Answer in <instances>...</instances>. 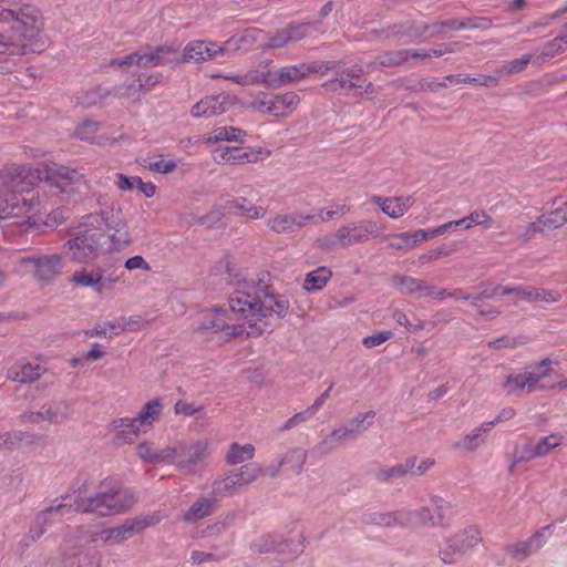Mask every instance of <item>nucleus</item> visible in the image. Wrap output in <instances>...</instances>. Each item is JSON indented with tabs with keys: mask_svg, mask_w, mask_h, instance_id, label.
<instances>
[{
	"mask_svg": "<svg viewBox=\"0 0 567 567\" xmlns=\"http://www.w3.org/2000/svg\"><path fill=\"white\" fill-rule=\"evenodd\" d=\"M25 173L24 166L14 164L0 169V192L9 190L0 197V220L11 219L23 231L39 227L43 215L51 209L40 187L14 190Z\"/></svg>",
	"mask_w": 567,
	"mask_h": 567,
	"instance_id": "1",
	"label": "nucleus"
},
{
	"mask_svg": "<svg viewBox=\"0 0 567 567\" xmlns=\"http://www.w3.org/2000/svg\"><path fill=\"white\" fill-rule=\"evenodd\" d=\"M229 308L238 318L244 319L245 332L248 338L270 333L276 323L289 311V301L285 296L250 290L236 289L228 298Z\"/></svg>",
	"mask_w": 567,
	"mask_h": 567,
	"instance_id": "2",
	"label": "nucleus"
},
{
	"mask_svg": "<svg viewBox=\"0 0 567 567\" xmlns=\"http://www.w3.org/2000/svg\"><path fill=\"white\" fill-rule=\"evenodd\" d=\"M0 22L10 24L9 30L0 32V55H24L42 49L44 18L37 7L2 9Z\"/></svg>",
	"mask_w": 567,
	"mask_h": 567,
	"instance_id": "3",
	"label": "nucleus"
},
{
	"mask_svg": "<svg viewBox=\"0 0 567 567\" xmlns=\"http://www.w3.org/2000/svg\"><path fill=\"white\" fill-rule=\"evenodd\" d=\"M137 498L131 489L124 488L114 478L99 484L84 482L74 491L73 512L92 513L99 516L118 515L131 509Z\"/></svg>",
	"mask_w": 567,
	"mask_h": 567,
	"instance_id": "4",
	"label": "nucleus"
},
{
	"mask_svg": "<svg viewBox=\"0 0 567 567\" xmlns=\"http://www.w3.org/2000/svg\"><path fill=\"white\" fill-rule=\"evenodd\" d=\"M40 187L51 209L75 200L90 188V181L81 171L63 165L47 167Z\"/></svg>",
	"mask_w": 567,
	"mask_h": 567,
	"instance_id": "5",
	"label": "nucleus"
},
{
	"mask_svg": "<svg viewBox=\"0 0 567 567\" xmlns=\"http://www.w3.org/2000/svg\"><path fill=\"white\" fill-rule=\"evenodd\" d=\"M79 228L96 233L99 240L104 238L101 245L106 251H118L132 243L128 224L120 206H106L84 216Z\"/></svg>",
	"mask_w": 567,
	"mask_h": 567,
	"instance_id": "6",
	"label": "nucleus"
},
{
	"mask_svg": "<svg viewBox=\"0 0 567 567\" xmlns=\"http://www.w3.org/2000/svg\"><path fill=\"white\" fill-rule=\"evenodd\" d=\"M379 230L380 225L375 220L360 219L340 225L334 233L317 238L316 244L322 250L348 248L367 243L371 238H379Z\"/></svg>",
	"mask_w": 567,
	"mask_h": 567,
	"instance_id": "7",
	"label": "nucleus"
},
{
	"mask_svg": "<svg viewBox=\"0 0 567 567\" xmlns=\"http://www.w3.org/2000/svg\"><path fill=\"white\" fill-rule=\"evenodd\" d=\"M212 442L208 439H198L190 442H176L168 445V464H174L186 474H194L210 456Z\"/></svg>",
	"mask_w": 567,
	"mask_h": 567,
	"instance_id": "8",
	"label": "nucleus"
},
{
	"mask_svg": "<svg viewBox=\"0 0 567 567\" xmlns=\"http://www.w3.org/2000/svg\"><path fill=\"white\" fill-rule=\"evenodd\" d=\"M337 63L333 61H310L281 66L276 71L266 70V85L279 89L310 78L311 74L324 75L334 70Z\"/></svg>",
	"mask_w": 567,
	"mask_h": 567,
	"instance_id": "9",
	"label": "nucleus"
},
{
	"mask_svg": "<svg viewBox=\"0 0 567 567\" xmlns=\"http://www.w3.org/2000/svg\"><path fill=\"white\" fill-rule=\"evenodd\" d=\"M17 267L21 275H32L35 280L50 284L62 274L65 260L61 254H32L21 257Z\"/></svg>",
	"mask_w": 567,
	"mask_h": 567,
	"instance_id": "10",
	"label": "nucleus"
},
{
	"mask_svg": "<svg viewBox=\"0 0 567 567\" xmlns=\"http://www.w3.org/2000/svg\"><path fill=\"white\" fill-rule=\"evenodd\" d=\"M550 364L548 358L536 363L534 367L524 368L520 370L511 371L502 383V390L507 395L522 396L529 394L538 389H545L540 385L542 379L548 375L547 370L542 371Z\"/></svg>",
	"mask_w": 567,
	"mask_h": 567,
	"instance_id": "11",
	"label": "nucleus"
},
{
	"mask_svg": "<svg viewBox=\"0 0 567 567\" xmlns=\"http://www.w3.org/2000/svg\"><path fill=\"white\" fill-rule=\"evenodd\" d=\"M481 534L470 527L450 536L439 550V557L444 564H456L460 559L481 543Z\"/></svg>",
	"mask_w": 567,
	"mask_h": 567,
	"instance_id": "12",
	"label": "nucleus"
},
{
	"mask_svg": "<svg viewBox=\"0 0 567 567\" xmlns=\"http://www.w3.org/2000/svg\"><path fill=\"white\" fill-rule=\"evenodd\" d=\"M364 74L363 68L352 66L337 72L336 76L323 84V86L336 89L339 86L348 92L357 91L360 96L373 99L379 94L380 87L371 81L362 79Z\"/></svg>",
	"mask_w": 567,
	"mask_h": 567,
	"instance_id": "13",
	"label": "nucleus"
},
{
	"mask_svg": "<svg viewBox=\"0 0 567 567\" xmlns=\"http://www.w3.org/2000/svg\"><path fill=\"white\" fill-rule=\"evenodd\" d=\"M270 156L262 147H241L219 145L213 151V159L219 165L255 164Z\"/></svg>",
	"mask_w": 567,
	"mask_h": 567,
	"instance_id": "14",
	"label": "nucleus"
},
{
	"mask_svg": "<svg viewBox=\"0 0 567 567\" xmlns=\"http://www.w3.org/2000/svg\"><path fill=\"white\" fill-rule=\"evenodd\" d=\"M97 234L92 230L80 228L76 236L69 239L64 246L65 255L74 262L89 264L99 256L100 240Z\"/></svg>",
	"mask_w": 567,
	"mask_h": 567,
	"instance_id": "15",
	"label": "nucleus"
},
{
	"mask_svg": "<svg viewBox=\"0 0 567 567\" xmlns=\"http://www.w3.org/2000/svg\"><path fill=\"white\" fill-rule=\"evenodd\" d=\"M158 515L137 516L133 519L125 520L121 526L107 528L100 533L101 539L111 545L125 542L132 535L143 532L145 528L153 526L159 522Z\"/></svg>",
	"mask_w": 567,
	"mask_h": 567,
	"instance_id": "16",
	"label": "nucleus"
},
{
	"mask_svg": "<svg viewBox=\"0 0 567 567\" xmlns=\"http://www.w3.org/2000/svg\"><path fill=\"white\" fill-rule=\"evenodd\" d=\"M73 513V506L55 499L52 505L40 512L33 525L30 527L29 533L22 538L21 544L23 547H29L35 540L42 537L48 527L52 524L54 515L66 516Z\"/></svg>",
	"mask_w": 567,
	"mask_h": 567,
	"instance_id": "17",
	"label": "nucleus"
},
{
	"mask_svg": "<svg viewBox=\"0 0 567 567\" xmlns=\"http://www.w3.org/2000/svg\"><path fill=\"white\" fill-rule=\"evenodd\" d=\"M451 509L449 502L440 496L431 497V506H422L414 513V526L439 527L446 526L447 514Z\"/></svg>",
	"mask_w": 567,
	"mask_h": 567,
	"instance_id": "18",
	"label": "nucleus"
},
{
	"mask_svg": "<svg viewBox=\"0 0 567 567\" xmlns=\"http://www.w3.org/2000/svg\"><path fill=\"white\" fill-rule=\"evenodd\" d=\"M565 224H567V200L555 199L548 214H543L536 221L528 224L526 235L532 237L535 233L553 230Z\"/></svg>",
	"mask_w": 567,
	"mask_h": 567,
	"instance_id": "19",
	"label": "nucleus"
},
{
	"mask_svg": "<svg viewBox=\"0 0 567 567\" xmlns=\"http://www.w3.org/2000/svg\"><path fill=\"white\" fill-rule=\"evenodd\" d=\"M71 409L65 402H56L53 404L44 405L37 412H25L21 415L23 423L37 424L47 421L52 424H62L69 420Z\"/></svg>",
	"mask_w": 567,
	"mask_h": 567,
	"instance_id": "20",
	"label": "nucleus"
},
{
	"mask_svg": "<svg viewBox=\"0 0 567 567\" xmlns=\"http://www.w3.org/2000/svg\"><path fill=\"white\" fill-rule=\"evenodd\" d=\"M104 269L100 267H82L72 274L70 284L74 288H91L97 295H102L111 288V285L104 278Z\"/></svg>",
	"mask_w": 567,
	"mask_h": 567,
	"instance_id": "21",
	"label": "nucleus"
},
{
	"mask_svg": "<svg viewBox=\"0 0 567 567\" xmlns=\"http://www.w3.org/2000/svg\"><path fill=\"white\" fill-rule=\"evenodd\" d=\"M48 369L25 358L17 360L7 371V379L19 384H31L40 380Z\"/></svg>",
	"mask_w": 567,
	"mask_h": 567,
	"instance_id": "22",
	"label": "nucleus"
},
{
	"mask_svg": "<svg viewBox=\"0 0 567 567\" xmlns=\"http://www.w3.org/2000/svg\"><path fill=\"white\" fill-rule=\"evenodd\" d=\"M137 68L146 69L165 64H178V52L171 47H157L144 52H136Z\"/></svg>",
	"mask_w": 567,
	"mask_h": 567,
	"instance_id": "23",
	"label": "nucleus"
},
{
	"mask_svg": "<svg viewBox=\"0 0 567 567\" xmlns=\"http://www.w3.org/2000/svg\"><path fill=\"white\" fill-rule=\"evenodd\" d=\"M370 202L378 205L380 210L392 219L403 217L414 204L413 196H381L372 195Z\"/></svg>",
	"mask_w": 567,
	"mask_h": 567,
	"instance_id": "24",
	"label": "nucleus"
},
{
	"mask_svg": "<svg viewBox=\"0 0 567 567\" xmlns=\"http://www.w3.org/2000/svg\"><path fill=\"white\" fill-rule=\"evenodd\" d=\"M223 54L221 45L212 41H190L186 44L181 62H204L214 60Z\"/></svg>",
	"mask_w": 567,
	"mask_h": 567,
	"instance_id": "25",
	"label": "nucleus"
},
{
	"mask_svg": "<svg viewBox=\"0 0 567 567\" xmlns=\"http://www.w3.org/2000/svg\"><path fill=\"white\" fill-rule=\"evenodd\" d=\"M549 534V526L543 527L530 538L509 545L507 547V553L515 560H524L546 544Z\"/></svg>",
	"mask_w": 567,
	"mask_h": 567,
	"instance_id": "26",
	"label": "nucleus"
},
{
	"mask_svg": "<svg viewBox=\"0 0 567 567\" xmlns=\"http://www.w3.org/2000/svg\"><path fill=\"white\" fill-rule=\"evenodd\" d=\"M230 105L227 94L205 96L190 110L192 116L196 118L213 117L225 113Z\"/></svg>",
	"mask_w": 567,
	"mask_h": 567,
	"instance_id": "27",
	"label": "nucleus"
},
{
	"mask_svg": "<svg viewBox=\"0 0 567 567\" xmlns=\"http://www.w3.org/2000/svg\"><path fill=\"white\" fill-rule=\"evenodd\" d=\"M492 429L493 422H483L464 434L453 446L464 453H474L487 442Z\"/></svg>",
	"mask_w": 567,
	"mask_h": 567,
	"instance_id": "28",
	"label": "nucleus"
},
{
	"mask_svg": "<svg viewBox=\"0 0 567 567\" xmlns=\"http://www.w3.org/2000/svg\"><path fill=\"white\" fill-rule=\"evenodd\" d=\"M218 499L212 493L207 496H200L194 501L190 506L183 512L182 519L188 524H195L210 516L217 508Z\"/></svg>",
	"mask_w": 567,
	"mask_h": 567,
	"instance_id": "29",
	"label": "nucleus"
},
{
	"mask_svg": "<svg viewBox=\"0 0 567 567\" xmlns=\"http://www.w3.org/2000/svg\"><path fill=\"white\" fill-rule=\"evenodd\" d=\"M111 429L115 433L117 440L123 443H133L141 434L147 432L143 424L138 423V419L134 417H117L111 423Z\"/></svg>",
	"mask_w": 567,
	"mask_h": 567,
	"instance_id": "30",
	"label": "nucleus"
},
{
	"mask_svg": "<svg viewBox=\"0 0 567 567\" xmlns=\"http://www.w3.org/2000/svg\"><path fill=\"white\" fill-rule=\"evenodd\" d=\"M429 30L427 23H415L405 21L389 29V37H392L401 44H408L420 39Z\"/></svg>",
	"mask_w": 567,
	"mask_h": 567,
	"instance_id": "31",
	"label": "nucleus"
},
{
	"mask_svg": "<svg viewBox=\"0 0 567 567\" xmlns=\"http://www.w3.org/2000/svg\"><path fill=\"white\" fill-rule=\"evenodd\" d=\"M423 229H416L414 231H403L396 234H388L380 236L381 240H390L388 248L391 250H411L422 241H425L423 237Z\"/></svg>",
	"mask_w": 567,
	"mask_h": 567,
	"instance_id": "32",
	"label": "nucleus"
},
{
	"mask_svg": "<svg viewBox=\"0 0 567 567\" xmlns=\"http://www.w3.org/2000/svg\"><path fill=\"white\" fill-rule=\"evenodd\" d=\"M307 24H289L288 27L278 30L274 35L269 37L265 48L279 49L284 48L290 42L299 41L307 35Z\"/></svg>",
	"mask_w": 567,
	"mask_h": 567,
	"instance_id": "33",
	"label": "nucleus"
},
{
	"mask_svg": "<svg viewBox=\"0 0 567 567\" xmlns=\"http://www.w3.org/2000/svg\"><path fill=\"white\" fill-rule=\"evenodd\" d=\"M225 317L226 315L223 310L215 309L208 315L206 322L203 324V328L214 332H225V336L228 338L241 337L245 332V326L228 324Z\"/></svg>",
	"mask_w": 567,
	"mask_h": 567,
	"instance_id": "34",
	"label": "nucleus"
},
{
	"mask_svg": "<svg viewBox=\"0 0 567 567\" xmlns=\"http://www.w3.org/2000/svg\"><path fill=\"white\" fill-rule=\"evenodd\" d=\"M300 96L295 92H285L271 95V116L278 118L289 117L299 106Z\"/></svg>",
	"mask_w": 567,
	"mask_h": 567,
	"instance_id": "35",
	"label": "nucleus"
},
{
	"mask_svg": "<svg viewBox=\"0 0 567 567\" xmlns=\"http://www.w3.org/2000/svg\"><path fill=\"white\" fill-rule=\"evenodd\" d=\"M262 33L259 29H247L229 38L221 45L223 54L236 53L238 51H248Z\"/></svg>",
	"mask_w": 567,
	"mask_h": 567,
	"instance_id": "36",
	"label": "nucleus"
},
{
	"mask_svg": "<svg viewBox=\"0 0 567 567\" xmlns=\"http://www.w3.org/2000/svg\"><path fill=\"white\" fill-rule=\"evenodd\" d=\"M346 432V427H342V425H339L331 430L330 433L324 435L313 447V452L319 455H328L336 451L341 445L346 444L347 442L351 441L350 437Z\"/></svg>",
	"mask_w": 567,
	"mask_h": 567,
	"instance_id": "37",
	"label": "nucleus"
},
{
	"mask_svg": "<svg viewBox=\"0 0 567 567\" xmlns=\"http://www.w3.org/2000/svg\"><path fill=\"white\" fill-rule=\"evenodd\" d=\"M307 451L301 447H292L286 452V454L280 458L278 466L274 470H268V474L271 477L278 475L279 467L287 466L295 474H300L303 470V466L307 461Z\"/></svg>",
	"mask_w": 567,
	"mask_h": 567,
	"instance_id": "38",
	"label": "nucleus"
},
{
	"mask_svg": "<svg viewBox=\"0 0 567 567\" xmlns=\"http://www.w3.org/2000/svg\"><path fill=\"white\" fill-rule=\"evenodd\" d=\"M564 436L560 433H551L539 439L535 444H528L525 449V456L520 460H533L547 455L551 450L563 443Z\"/></svg>",
	"mask_w": 567,
	"mask_h": 567,
	"instance_id": "39",
	"label": "nucleus"
},
{
	"mask_svg": "<svg viewBox=\"0 0 567 567\" xmlns=\"http://www.w3.org/2000/svg\"><path fill=\"white\" fill-rule=\"evenodd\" d=\"M241 491H244V487L236 472L231 471L214 481L212 493L219 499L231 497Z\"/></svg>",
	"mask_w": 567,
	"mask_h": 567,
	"instance_id": "40",
	"label": "nucleus"
},
{
	"mask_svg": "<svg viewBox=\"0 0 567 567\" xmlns=\"http://www.w3.org/2000/svg\"><path fill=\"white\" fill-rule=\"evenodd\" d=\"M394 286L402 293H420L421 296H434V286L426 281L410 276H399L393 278Z\"/></svg>",
	"mask_w": 567,
	"mask_h": 567,
	"instance_id": "41",
	"label": "nucleus"
},
{
	"mask_svg": "<svg viewBox=\"0 0 567 567\" xmlns=\"http://www.w3.org/2000/svg\"><path fill=\"white\" fill-rule=\"evenodd\" d=\"M213 78H220L228 81H231L240 86H250V85H259L264 84L266 85V70L261 69H249L244 73H237V74H216L213 75Z\"/></svg>",
	"mask_w": 567,
	"mask_h": 567,
	"instance_id": "42",
	"label": "nucleus"
},
{
	"mask_svg": "<svg viewBox=\"0 0 567 567\" xmlns=\"http://www.w3.org/2000/svg\"><path fill=\"white\" fill-rule=\"evenodd\" d=\"M416 457H410L401 464L386 468H379L374 476L379 482L386 483L392 480L403 478L415 467Z\"/></svg>",
	"mask_w": 567,
	"mask_h": 567,
	"instance_id": "43",
	"label": "nucleus"
},
{
	"mask_svg": "<svg viewBox=\"0 0 567 567\" xmlns=\"http://www.w3.org/2000/svg\"><path fill=\"white\" fill-rule=\"evenodd\" d=\"M375 412L368 411L364 413H359L353 419H351L347 424H341L342 427H346V432H348V436L351 441L357 440L360 435H362L374 422Z\"/></svg>",
	"mask_w": 567,
	"mask_h": 567,
	"instance_id": "44",
	"label": "nucleus"
},
{
	"mask_svg": "<svg viewBox=\"0 0 567 567\" xmlns=\"http://www.w3.org/2000/svg\"><path fill=\"white\" fill-rule=\"evenodd\" d=\"M246 132L235 126H217L205 137L207 144L218 142H240L245 141Z\"/></svg>",
	"mask_w": 567,
	"mask_h": 567,
	"instance_id": "45",
	"label": "nucleus"
},
{
	"mask_svg": "<svg viewBox=\"0 0 567 567\" xmlns=\"http://www.w3.org/2000/svg\"><path fill=\"white\" fill-rule=\"evenodd\" d=\"M255 452L256 449L250 443L241 445L237 442H234L228 447V451L225 455V462L230 466L243 464L245 462L252 460L255 456Z\"/></svg>",
	"mask_w": 567,
	"mask_h": 567,
	"instance_id": "46",
	"label": "nucleus"
},
{
	"mask_svg": "<svg viewBox=\"0 0 567 567\" xmlns=\"http://www.w3.org/2000/svg\"><path fill=\"white\" fill-rule=\"evenodd\" d=\"M406 52L404 49L388 51L378 55L368 66L372 70H384L386 68L399 66L406 62Z\"/></svg>",
	"mask_w": 567,
	"mask_h": 567,
	"instance_id": "47",
	"label": "nucleus"
},
{
	"mask_svg": "<svg viewBox=\"0 0 567 567\" xmlns=\"http://www.w3.org/2000/svg\"><path fill=\"white\" fill-rule=\"evenodd\" d=\"M229 208L236 210L239 216L249 219H261L267 213L266 208L248 202L245 197H238L231 200Z\"/></svg>",
	"mask_w": 567,
	"mask_h": 567,
	"instance_id": "48",
	"label": "nucleus"
},
{
	"mask_svg": "<svg viewBox=\"0 0 567 567\" xmlns=\"http://www.w3.org/2000/svg\"><path fill=\"white\" fill-rule=\"evenodd\" d=\"M163 411V404L158 399H153L146 402L136 417L138 423L143 424L147 431H150L153 424L159 419Z\"/></svg>",
	"mask_w": 567,
	"mask_h": 567,
	"instance_id": "49",
	"label": "nucleus"
},
{
	"mask_svg": "<svg viewBox=\"0 0 567 567\" xmlns=\"http://www.w3.org/2000/svg\"><path fill=\"white\" fill-rule=\"evenodd\" d=\"M137 455L147 463L158 464L167 463L168 461V445L163 449H155L152 443L143 442L136 447Z\"/></svg>",
	"mask_w": 567,
	"mask_h": 567,
	"instance_id": "50",
	"label": "nucleus"
},
{
	"mask_svg": "<svg viewBox=\"0 0 567 567\" xmlns=\"http://www.w3.org/2000/svg\"><path fill=\"white\" fill-rule=\"evenodd\" d=\"M332 272L327 267H319L309 272L305 279L303 288L307 291L321 290L330 280Z\"/></svg>",
	"mask_w": 567,
	"mask_h": 567,
	"instance_id": "51",
	"label": "nucleus"
},
{
	"mask_svg": "<svg viewBox=\"0 0 567 567\" xmlns=\"http://www.w3.org/2000/svg\"><path fill=\"white\" fill-rule=\"evenodd\" d=\"M445 30H464V29H482L486 30L492 25L489 19L486 18H468V19H452L444 21Z\"/></svg>",
	"mask_w": 567,
	"mask_h": 567,
	"instance_id": "52",
	"label": "nucleus"
},
{
	"mask_svg": "<svg viewBox=\"0 0 567 567\" xmlns=\"http://www.w3.org/2000/svg\"><path fill=\"white\" fill-rule=\"evenodd\" d=\"M268 228L276 234L292 233L296 230L295 217L291 214H276L267 220Z\"/></svg>",
	"mask_w": 567,
	"mask_h": 567,
	"instance_id": "53",
	"label": "nucleus"
},
{
	"mask_svg": "<svg viewBox=\"0 0 567 567\" xmlns=\"http://www.w3.org/2000/svg\"><path fill=\"white\" fill-rule=\"evenodd\" d=\"M492 223L493 218L485 210H474L468 216L455 220V225L464 229H470L476 225L489 228Z\"/></svg>",
	"mask_w": 567,
	"mask_h": 567,
	"instance_id": "54",
	"label": "nucleus"
},
{
	"mask_svg": "<svg viewBox=\"0 0 567 567\" xmlns=\"http://www.w3.org/2000/svg\"><path fill=\"white\" fill-rule=\"evenodd\" d=\"M244 489L256 482L261 475H264V470L259 464L250 463L244 465L235 471Z\"/></svg>",
	"mask_w": 567,
	"mask_h": 567,
	"instance_id": "55",
	"label": "nucleus"
},
{
	"mask_svg": "<svg viewBox=\"0 0 567 567\" xmlns=\"http://www.w3.org/2000/svg\"><path fill=\"white\" fill-rule=\"evenodd\" d=\"M532 58H533V54H525V55L520 56L519 59H514V60L507 61L496 70V73L498 75L519 73L527 68Z\"/></svg>",
	"mask_w": 567,
	"mask_h": 567,
	"instance_id": "56",
	"label": "nucleus"
},
{
	"mask_svg": "<svg viewBox=\"0 0 567 567\" xmlns=\"http://www.w3.org/2000/svg\"><path fill=\"white\" fill-rule=\"evenodd\" d=\"M107 326L110 329H112V333L135 331L141 327V319L138 317H121L112 321H107Z\"/></svg>",
	"mask_w": 567,
	"mask_h": 567,
	"instance_id": "57",
	"label": "nucleus"
},
{
	"mask_svg": "<svg viewBox=\"0 0 567 567\" xmlns=\"http://www.w3.org/2000/svg\"><path fill=\"white\" fill-rule=\"evenodd\" d=\"M544 49V54L547 56H554L567 50V23L564 25L561 33L546 43Z\"/></svg>",
	"mask_w": 567,
	"mask_h": 567,
	"instance_id": "58",
	"label": "nucleus"
},
{
	"mask_svg": "<svg viewBox=\"0 0 567 567\" xmlns=\"http://www.w3.org/2000/svg\"><path fill=\"white\" fill-rule=\"evenodd\" d=\"M394 527L409 528L414 526V513L409 508H400L391 512Z\"/></svg>",
	"mask_w": 567,
	"mask_h": 567,
	"instance_id": "59",
	"label": "nucleus"
},
{
	"mask_svg": "<svg viewBox=\"0 0 567 567\" xmlns=\"http://www.w3.org/2000/svg\"><path fill=\"white\" fill-rule=\"evenodd\" d=\"M351 212V206L342 203V204H334L330 208H322L319 210V217L322 221H329L332 220L336 217H342L346 216Z\"/></svg>",
	"mask_w": 567,
	"mask_h": 567,
	"instance_id": "60",
	"label": "nucleus"
},
{
	"mask_svg": "<svg viewBox=\"0 0 567 567\" xmlns=\"http://www.w3.org/2000/svg\"><path fill=\"white\" fill-rule=\"evenodd\" d=\"M496 295L507 296L515 295L520 300H526L533 302L534 287L530 286H519L516 288H501L496 287Z\"/></svg>",
	"mask_w": 567,
	"mask_h": 567,
	"instance_id": "61",
	"label": "nucleus"
},
{
	"mask_svg": "<svg viewBox=\"0 0 567 567\" xmlns=\"http://www.w3.org/2000/svg\"><path fill=\"white\" fill-rule=\"evenodd\" d=\"M99 131V123L94 121H85L78 125L75 135L81 141L92 142Z\"/></svg>",
	"mask_w": 567,
	"mask_h": 567,
	"instance_id": "62",
	"label": "nucleus"
},
{
	"mask_svg": "<svg viewBox=\"0 0 567 567\" xmlns=\"http://www.w3.org/2000/svg\"><path fill=\"white\" fill-rule=\"evenodd\" d=\"M22 432H6L0 433V450L12 451L17 449L23 440Z\"/></svg>",
	"mask_w": 567,
	"mask_h": 567,
	"instance_id": "63",
	"label": "nucleus"
},
{
	"mask_svg": "<svg viewBox=\"0 0 567 567\" xmlns=\"http://www.w3.org/2000/svg\"><path fill=\"white\" fill-rule=\"evenodd\" d=\"M63 567H93V559L86 553H76L64 558Z\"/></svg>",
	"mask_w": 567,
	"mask_h": 567,
	"instance_id": "64",
	"label": "nucleus"
}]
</instances>
